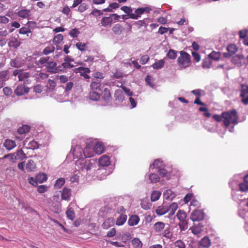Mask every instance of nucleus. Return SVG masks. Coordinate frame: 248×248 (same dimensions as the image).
Masks as SVG:
<instances>
[{
  "instance_id": "1",
  "label": "nucleus",
  "mask_w": 248,
  "mask_h": 248,
  "mask_svg": "<svg viewBox=\"0 0 248 248\" xmlns=\"http://www.w3.org/2000/svg\"><path fill=\"white\" fill-rule=\"evenodd\" d=\"M49 57H41L37 61H36L35 64L39 67L42 68L45 66L47 72L51 74H55L56 66L57 63L54 61H49Z\"/></svg>"
},
{
  "instance_id": "2",
  "label": "nucleus",
  "mask_w": 248,
  "mask_h": 248,
  "mask_svg": "<svg viewBox=\"0 0 248 248\" xmlns=\"http://www.w3.org/2000/svg\"><path fill=\"white\" fill-rule=\"evenodd\" d=\"M222 116L223 118V124L226 127H228L230 124H238V116L235 109L224 111L222 113Z\"/></svg>"
},
{
  "instance_id": "3",
  "label": "nucleus",
  "mask_w": 248,
  "mask_h": 248,
  "mask_svg": "<svg viewBox=\"0 0 248 248\" xmlns=\"http://www.w3.org/2000/svg\"><path fill=\"white\" fill-rule=\"evenodd\" d=\"M177 62L181 68H186L191 64L190 56L184 51L180 52V56L178 58Z\"/></svg>"
},
{
  "instance_id": "4",
  "label": "nucleus",
  "mask_w": 248,
  "mask_h": 248,
  "mask_svg": "<svg viewBox=\"0 0 248 248\" xmlns=\"http://www.w3.org/2000/svg\"><path fill=\"white\" fill-rule=\"evenodd\" d=\"M94 164V161L93 159H79L76 162V165L79 169L82 171H88L93 168Z\"/></svg>"
},
{
  "instance_id": "5",
  "label": "nucleus",
  "mask_w": 248,
  "mask_h": 248,
  "mask_svg": "<svg viewBox=\"0 0 248 248\" xmlns=\"http://www.w3.org/2000/svg\"><path fill=\"white\" fill-rule=\"evenodd\" d=\"M176 216L180 221L179 226L181 230H184L185 228L187 227L186 213L184 210H179L177 213Z\"/></svg>"
},
{
  "instance_id": "6",
  "label": "nucleus",
  "mask_w": 248,
  "mask_h": 248,
  "mask_svg": "<svg viewBox=\"0 0 248 248\" xmlns=\"http://www.w3.org/2000/svg\"><path fill=\"white\" fill-rule=\"evenodd\" d=\"M232 197L235 202H240V206H246L248 207V199H242V195L240 194L239 190L233 191L232 193Z\"/></svg>"
},
{
  "instance_id": "7",
  "label": "nucleus",
  "mask_w": 248,
  "mask_h": 248,
  "mask_svg": "<svg viewBox=\"0 0 248 248\" xmlns=\"http://www.w3.org/2000/svg\"><path fill=\"white\" fill-rule=\"evenodd\" d=\"M151 11V9L148 7L139 8L135 11V13L130 15V18L133 19H138L140 17L141 15L144 13L149 14Z\"/></svg>"
},
{
  "instance_id": "8",
  "label": "nucleus",
  "mask_w": 248,
  "mask_h": 248,
  "mask_svg": "<svg viewBox=\"0 0 248 248\" xmlns=\"http://www.w3.org/2000/svg\"><path fill=\"white\" fill-rule=\"evenodd\" d=\"M76 73H80V76L83 77L85 79H89L90 76L88 74L91 72L90 69L88 67H79L74 69Z\"/></svg>"
},
{
  "instance_id": "9",
  "label": "nucleus",
  "mask_w": 248,
  "mask_h": 248,
  "mask_svg": "<svg viewBox=\"0 0 248 248\" xmlns=\"http://www.w3.org/2000/svg\"><path fill=\"white\" fill-rule=\"evenodd\" d=\"M190 219L194 223H201L202 210H195L193 211L190 215Z\"/></svg>"
},
{
  "instance_id": "10",
  "label": "nucleus",
  "mask_w": 248,
  "mask_h": 248,
  "mask_svg": "<svg viewBox=\"0 0 248 248\" xmlns=\"http://www.w3.org/2000/svg\"><path fill=\"white\" fill-rule=\"evenodd\" d=\"M232 62L238 67H240L245 63V58L241 55H235L232 59Z\"/></svg>"
},
{
  "instance_id": "11",
  "label": "nucleus",
  "mask_w": 248,
  "mask_h": 248,
  "mask_svg": "<svg viewBox=\"0 0 248 248\" xmlns=\"http://www.w3.org/2000/svg\"><path fill=\"white\" fill-rule=\"evenodd\" d=\"M30 89L23 85H18L14 91L17 96H21L29 93Z\"/></svg>"
},
{
  "instance_id": "12",
  "label": "nucleus",
  "mask_w": 248,
  "mask_h": 248,
  "mask_svg": "<svg viewBox=\"0 0 248 248\" xmlns=\"http://www.w3.org/2000/svg\"><path fill=\"white\" fill-rule=\"evenodd\" d=\"M239 216L248 222V207L246 206H240L238 210Z\"/></svg>"
},
{
  "instance_id": "13",
  "label": "nucleus",
  "mask_w": 248,
  "mask_h": 248,
  "mask_svg": "<svg viewBox=\"0 0 248 248\" xmlns=\"http://www.w3.org/2000/svg\"><path fill=\"white\" fill-rule=\"evenodd\" d=\"M111 30L113 33L116 35L122 34L125 31V29L123 26L119 23L114 25Z\"/></svg>"
},
{
  "instance_id": "14",
  "label": "nucleus",
  "mask_w": 248,
  "mask_h": 248,
  "mask_svg": "<svg viewBox=\"0 0 248 248\" xmlns=\"http://www.w3.org/2000/svg\"><path fill=\"white\" fill-rule=\"evenodd\" d=\"M192 232L197 235V237H200L202 233L201 223H194L193 226L191 228Z\"/></svg>"
},
{
  "instance_id": "15",
  "label": "nucleus",
  "mask_w": 248,
  "mask_h": 248,
  "mask_svg": "<svg viewBox=\"0 0 248 248\" xmlns=\"http://www.w3.org/2000/svg\"><path fill=\"white\" fill-rule=\"evenodd\" d=\"M71 190L67 187H64L61 193V199L63 200L69 201L71 196Z\"/></svg>"
},
{
  "instance_id": "16",
  "label": "nucleus",
  "mask_w": 248,
  "mask_h": 248,
  "mask_svg": "<svg viewBox=\"0 0 248 248\" xmlns=\"http://www.w3.org/2000/svg\"><path fill=\"white\" fill-rule=\"evenodd\" d=\"M113 23V19L110 15L108 16H104L100 20V24L104 27H110Z\"/></svg>"
},
{
  "instance_id": "17",
  "label": "nucleus",
  "mask_w": 248,
  "mask_h": 248,
  "mask_svg": "<svg viewBox=\"0 0 248 248\" xmlns=\"http://www.w3.org/2000/svg\"><path fill=\"white\" fill-rule=\"evenodd\" d=\"M24 145H27L28 148L32 150L37 149L39 147V144L37 141H35L33 140L29 141V140L28 139H26V140H25Z\"/></svg>"
},
{
  "instance_id": "18",
  "label": "nucleus",
  "mask_w": 248,
  "mask_h": 248,
  "mask_svg": "<svg viewBox=\"0 0 248 248\" xmlns=\"http://www.w3.org/2000/svg\"><path fill=\"white\" fill-rule=\"evenodd\" d=\"M101 94L102 98L104 101L108 102L111 100V96L110 91L108 88H105L102 92Z\"/></svg>"
},
{
  "instance_id": "19",
  "label": "nucleus",
  "mask_w": 248,
  "mask_h": 248,
  "mask_svg": "<svg viewBox=\"0 0 248 248\" xmlns=\"http://www.w3.org/2000/svg\"><path fill=\"white\" fill-rule=\"evenodd\" d=\"M23 64L22 61L18 58L11 59L10 62L11 66L15 68H20Z\"/></svg>"
},
{
  "instance_id": "20",
  "label": "nucleus",
  "mask_w": 248,
  "mask_h": 248,
  "mask_svg": "<svg viewBox=\"0 0 248 248\" xmlns=\"http://www.w3.org/2000/svg\"><path fill=\"white\" fill-rule=\"evenodd\" d=\"M99 164L103 167H107L110 164L109 157L107 155L102 156L99 159Z\"/></svg>"
},
{
  "instance_id": "21",
  "label": "nucleus",
  "mask_w": 248,
  "mask_h": 248,
  "mask_svg": "<svg viewBox=\"0 0 248 248\" xmlns=\"http://www.w3.org/2000/svg\"><path fill=\"white\" fill-rule=\"evenodd\" d=\"M3 146L7 150H11L16 146V144L14 140L7 139L4 142Z\"/></svg>"
},
{
  "instance_id": "22",
  "label": "nucleus",
  "mask_w": 248,
  "mask_h": 248,
  "mask_svg": "<svg viewBox=\"0 0 248 248\" xmlns=\"http://www.w3.org/2000/svg\"><path fill=\"white\" fill-rule=\"evenodd\" d=\"M94 152L97 154L100 155L104 152L105 147L102 142H97L93 148Z\"/></svg>"
},
{
  "instance_id": "23",
  "label": "nucleus",
  "mask_w": 248,
  "mask_h": 248,
  "mask_svg": "<svg viewBox=\"0 0 248 248\" xmlns=\"http://www.w3.org/2000/svg\"><path fill=\"white\" fill-rule=\"evenodd\" d=\"M114 224V221L112 218H108L106 219L102 225V227L104 229H108Z\"/></svg>"
},
{
  "instance_id": "24",
  "label": "nucleus",
  "mask_w": 248,
  "mask_h": 248,
  "mask_svg": "<svg viewBox=\"0 0 248 248\" xmlns=\"http://www.w3.org/2000/svg\"><path fill=\"white\" fill-rule=\"evenodd\" d=\"M140 221L139 217L137 215H132L128 221V224L130 226L137 225Z\"/></svg>"
},
{
  "instance_id": "25",
  "label": "nucleus",
  "mask_w": 248,
  "mask_h": 248,
  "mask_svg": "<svg viewBox=\"0 0 248 248\" xmlns=\"http://www.w3.org/2000/svg\"><path fill=\"white\" fill-rule=\"evenodd\" d=\"M114 96L115 99L119 102H122L124 100V93L121 90H117L115 91Z\"/></svg>"
},
{
  "instance_id": "26",
  "label": "nucleus",
  "mask_w": 248,
  "mask_h": 248,
  "mask_svg": "<svg viewBox=\"0 0 248 248\" xmlns=\"http://www.w3.org/2000/svg\"><path fill=\"white\" fill-rule=\"evenodd\" d=\"M163 196L167 200H172L175 198V195L174 193L170 189H167L163 193Z\"/></svg>"
},
{
  "instance_id": "27",
  "label": "nucleus",
  "mask_w": 248,
  "mask_h": 248,
  "mask_svg": "<svg viewBox=\"0 0 248 248\" xmlns=\"http://www.w3.org/2000/svg\"><path fill=\"white\" fill-rule=\"evenodd\" d=\"M178 204L176 202L172 203L169 207H167L168 212H169V216H171L173 215L178 209Z\"/></svg>"
},
{
  "instance_id": "28",
  "label": "nucleus",
  "mask_w": 248,
  "mask_h": 248,
  "mask_svg": "<svg viewBox=\"0 0 248 248\" xmlns=\"http://www.w3.org/2000/svg\"><path fill=\"white\" fill-rule=\"evenodd\" d=\"M31 11L28 9H21L17 13V15L23 18H28L30 16Z\"/></svg>"
},
{
  "instance_id": "29",
  "label": "nucleus",
  "mask_w": 248,
  "mask_h": 248,
  "mask_svg": "<svg viewBox=\"0 0 248 248\" xmlns=\"http://www.w3.org/2000/svg\"><path fill=\"white\" fill-rule=\"evenodd\" d=\"M101 87V83L98 80H96L94 81H92L90 84V87L91 89L93 91L100 90Z\"/></svg>"
},
{
  "instance_id": "30",
  "label": "nucleus",
  "mask_w": 248,
  "mask_h": 248,
  "mask_svg": "<svg viewBox=\"0 0 248 248\" xmlns=\"http://www.w3.org/2000/svg\"><path fill=\"white\" fill-rule=\"evenodd\" d=\"M240 178H241V177L239 175H235L234 176L233 178L230 180L229 186L233 190L235 186L238 185V179Z\"/></svg>"
},
{
  "instance_id": "31",
  "label": "nucleus",
  "mask_w": 248,
  "mask_h": 248,
  "mask_svg": "<svg viewBox=\"0 0 248 248\" xmlns=\"http://www.w3.org/2000/svg\"><path fill=\"white\" fill-rule=\"evenodd\" d=\"M127 219V216L124 214H121L117 218L116 221V224L118 226H121L123 225Z\"/></svg>"
},
{
  "instance_id": "32",
  "label": "nucleus",
  "mask_w": 248,
  "mask_h": 248,
  "mask_svg": "<svg viewBox=\"0 0 248 248\" xmlns=\"http://www.w3.org/2000/svg\"><path fill=\"white\" fill-rule=\"evenodd\" d=\"M9 71L7 70H0V80L6 82L9 78Z\"/></svg>"
},
{
  "instance_id": "33",
  "label": "nucleus",
  "mask_w": 248,
  "mask_h": 248,
  "mask_svg": "<svg viewBox=\"0 0 248 248\" xmlns=\"http://www.w3.org/2000/svg\"><path fill=\"white\" fill-rule=\"evenodd\" d=\"M165 228V224L162 222H157L154 225L155 231L159 232L162 231Z\"/></svg>"
},
{
  "instance_id": "34",
  "label": "nucleus",
  "mask_w": 248,
  "mask_h": 248,
  "mask_svg": "<svg viewBox=\"0 0 248 248\" xmlns=\"http://www.w3.org/2000/svg\"><path fill=\"white\" fill-rule=\"evenodd\" d=\"M15 158L16 160H22L27 157L26 155L22 150H19L16 152Z\"/></svg>"
},
{
  "instance_id": "35",
  "label": "nucleus",
  "mask_w": 248,
  "mask_h": 248,
  "mask_svg": "<svg viewBox=\"0 0 248 248\" xmlns=\"http://www.w3.org/2000/svg\"><path fill=\"white\" fill-rule=\"evenodd\" d=\"M35 167L36 164L32 160H29L26 166V169L28 171H33Z\"/></svg>"
},
{
  "instance_id": "36",
  "label": "nucleus",
  "mask_w": 248,
  "mask_h": 248,
  "mask_svg": "<svg viewBox=\"0 0 248 248\" xmlns=\"http://www.w3.org/2000/svg\"><path fill=\"white\" fill-rule=\"evenodd\" d=\"M155 212L158 215H163L168 212L167 207L163 205L160 206L156 209Z\"/></svg>"
},
{
  "instance_id": "37",
  "label": "nucleus",
  "mask_w": 248,
  "mask_h": 248,
  "mask_svg": "<svg viewBox=\"0 0 248 248\" xmlns=\"http://www.w3.org/2000/svg\"><path fill=\"white\" fill-rule=\"evenodd\" d=\"M30 129V127L28 125H23L21 127H20L17 129V133L20 135H23L26 133H28Z\"/></svg>"
},
{
  "instance_id": "38",
  "label": "nucleus",
  "mask_w": 248,
  "mask_h": 248,
  "mask_svg": "<svg viewBox=\"0 0 248 248\" xmlns=\"http://www.w3.org/2000/svg\"><path fill=\"white\" fill-rule=\"evenodd\" d=\"M83 154L86 158H89L93 155L94 152L91 148L86 146L84 149Z\"/></svg>"
},
{
  "instance_id": "39",
  "label": "nucleus",
  "mask_w": 248,
  "mask_h": 248,
  "mask_svg": "<svg viewBox=\"0 0 248 248\" xmlns=\"http://www.w3.org/2000/svg\"><path fill=\"white\" fill-rule=\"evenodd\" d=\"M192 93L198 96L197 98L194 101V103L198 105H202V101L200 100V98L201 95V90L197 89L193 90L192 91Z\"/></svg>"
},
{
  "instance_id": "40",
  "label": "nucleus",
  "mask_w": 248,
  "mask_h": 248,
  "mask_svg": "<svg viewBox=\"0 0 248 248\" xmlns=\"http://www.w3.org/2000/svg\"><path fill=\"white\" fill-rule=\"evenodd\" d=\"M55 47L52 45H50L45 47L43 50L42 53L43 54L47 55L51 53H53Z\"/></svg>"
},
{
  "instance_id": "41",
  "label": "nucleus",
  "mask_w": 248,
  "mask_h": 248,
  "mask_svg": "<svg viewBox=\"0 0 248 248\" xmlns=\"http://www.w3.org/2000/svg\"><path fill=\"white\" fill-rule=\"evenodd\" d=\"M36 178L38 183H42L46 181L47 179V175L44 173L37 175Z\"/></svg>"
},
{
  "instance_id": "42",
  "label": "nucleus",
  "mask_w": 248,
  "mask_h": 248,
  "mask_svg": "<svg viewBox=\"0 0 248 248\" xmlns=\"http://www.w3.org/2000/svg\"><path fill=\"white\" fill-rule=\"evenodd\" d=\"M89 96L91 100L93 101H98L100 98V94L93 91L90 93Z\"/></svg>"
},
{
  "instance_id": "43",
  "label": "nucleus",
  "mask_w": 248,
  "mask_h": 248,
  "mask_svg": "<svg viewBox=\"0 0 248 248\" xmlns=\"http://www.w3.org/2000/svg\"><path fill=\"white\" fill-rule=\"evenodd\" d=\"M227 49L230 55H232L237 51V48L234 44L229 45L227 47Z\"/></svg>"
},
{
  "instance_id": "44",
  "label": "nucleus",
  "mask_w": 248,
  "mask_h": 248,
  "mask_svg": "<svg viewBox=\"0 0 248 248\" xmlns=\"http://www.w3.org/2000/svg\"><path fill=\"white\" fill-rule=\"evenodd\" d=\"M161 196V192L159 191H154L151 196V200L152 202L157 201Z\"/></svg>"
},
{
  "instance_id": "45",
  "label": "nucleus",
  "mask_w": 248,
  "mask_h": 248,
  "mask_svg": "<svg viewBox=\"0 0 248 248\" xmlns=\"http://www.w3.org/2000/svg\"><path fill=\"white\" fill-rule=\"evenodd\" d=\"M165 64V62L163 60H160L157 62H155L152 67L154 69H159L162 68Z\"/></svg>"
},
{
  "instance_id": "46",
  "label": "nucleus",
  "mask_w": 248,
  "mask_h": 248,
  "mask_svg": "<svg viewBox=\"0 0 248 248\" xmlns=\"http://www.w3.org/2000/svg\"><path fill=\"white\" fill-rule=\"evenodd\" d=\"M163 166V165L162 161L159 159H157L155 160L152 165H150V168H151L152 167H153L154 168H157L159 169V168H162Z\"/></svg>"
},
{
  "instance_id": "47",
  "label": "nucleus",
  "mask_w": 248,
  "mask_h": 248,
  "mask_svg": "<svg viewBox=\"0 0 248 248\" xmlns=\"http://www.w3.org/2000/svg\"><path fill=\"white\" fill-rule=\"evenodd\" d=\"M149 178L152 183H156L159 181L160 177L155 173H151L149 175Z\"/></svg>"
},
{
  "instance_id": "48",
  "label": "nucleus",
  "mask_w": 248,
  "mask_h": 248,
  "mask_svg": "<svg viewBox=\"0 0 248 248\" xmlns=\"http://www.w3.org/2000/svg\"><path fill=\"white\" fill-rule=\"evenodd\" d=\"M65 183V179L63 178H60L58 179L55 184H54V187L56 189H59L62 187V186Z\"/></svg>"
},
{
  "instance_id": "49",
  "label": "nucleus",
  "mask_w": 248,
  "mask_h": 248,
  "mask_svg": "<svg viewBox=\"0 0 248 248\" xmlns=\"http://www.w3.org/2000/svg\"><path fill=\"white\" fill-rule=\"evenodd\" d=\"M66 214L67 217L70 220H74L75 218V213L72 208H69L66 211Z\"/></svg>"
},
{
  "instance_id": "50",
  "label": "nucleus",
  "mask_w": 248,
  "mask_h": 248,
  "mask_svg": "<svg viewBox=\"0 0 248 248\" xmlns=\"http://www.w3.org/2000/svg\"><path fill=\"white\" fill-rule=\"evenodd\" d=\"M63 37L62 34H58L55 35L53 39V43L54 45L60 44L63 40Z\"/></svg>"
},
{
  "instance_id": "51",
  "label": "nucleus",
  "mask_w": 248,
  "mask_h": 248,
  "mask_svg": "<svg viewBox=\"0 0 248 248\" xmlns=\"http://www.w3.org/2000/svg\"><path fill=\"white\" fill-rule=\"evenodd\" d=\"M241 87L240 96L241 97H244L248 93V85L242 84Z\"/></svg>"
},
{
  "instance_id": "52",
  "label": "nucleus",
  "mask_w": 248,
  "mask_h": 248,
  "mask_svg": "<svg viewBox=\"0 0 248 248\" xmlns=\"http://www.w3.org/2000/svg\"><path fill=\"white\" fill-rule=\"evenodd\" d=\"M211 240L208 236H205L202 238V248H208L211 245Z\"/></svg>"
},
{
  "instance_id": "53",
  "label": "nucleus",
  "mask_w": 248,
  "mask_h": 248,
  "mask_svg": "<svg viewBox=\"0 0 248 248\" xmlns=\"http://www.w3.org/2000/svg\"><path fill=\"white\" fill-rule=\"evenodd\" d=\"M239 191L240 192H247L248 191V183H242L238 184Z\"/></svg>"
},
{
  "instance_id": "54",
  "label": "nucleus",
  "mask_w": 248,
  "mask_h": 248,
  "mask_svg": "<svg viewBox=\"0 0 248 248\" xmlns=\"http://www.w3.org/2000/svg\"><path fill=\"white\" fill-rule=\"evenodd\" d=\"M210 59L214 60H218L220 57V53L219 52L213 51L209 55Z\"/></svg>"
},
{
  "instance_id": "55",
  "label": "nucleus",
  "mask_w": 248,
  "mask_h": 248,
  "mask_svg": "<svg viewBox=\"0 0 248 248\" xmlns=\"http://www.w3.org/2000/svg\"><path fill=\"white\" fill-rule=\"evenodd\" d=\"M211 64L212 60L210 58H205L202 62V68H209L211 67Z\"/></svg>"
},
{
  "instance_id": "56",
  "label": "nucleus",
  "mask_w": 248,
  "mask_h": 248,
  "mask_svg": "<svg viewBox=\"0 0 248 248\" xmlns=\"http://www.w3.org/2000/svg\"><path fill=\"white\" fill-rule=\"evenodd\" d=\"M167 57L172 60L175 59L177 57V52L173 49H170L167 53Z\"/></svg>"
},
{
  "instance_id": "57",
  "label": "nucleus",
  "mask_w": 248,
  "mask_h": 248,
  "mask_svg": "<svg viewBox=\"0 0 248 248\" xmlns=\"http://www.w3.org/2000/svg\"><path fill=\"white\" fill-rule=\"evenodd\" d=\"M76 46L79 50L83 51L86 49L87 44L82 42H78L76 44Z\"/></svg>"
},
{
  "instance_id": "58",
  "label": "nucleus",
  "mask_w": 248,
  "mask_h": 248,
  "mask_svg": "<svg viewBox=\"0 0 248 248\" xmlns=\"http://www.w3.org/2000/svg\"><path fill=\"white\" fill-rule=\"evenodd\" d=\"M121 10H122L123 11H124V13L127 14L129 17L130 18V15L133 14L132 13V9L131 8L129 7H127L126 6H122L121 8Z\"/></svg>"
},
{
  "instance_id": "59",
  "label": "nucleus",
  "mask_w": 248,
  "mask_h": 248,
  "mask_svg": "<svg viewBox=\"0 0 248 248\" xmlns=\"http://www.w3.org/2000/svg\"><path fill=\"white\" fill-rule=\"evenodd\" d=\"M31 30L29 28H27V27H23L19 30V33L20 34H27V36H29L28 33H31Z\"/></svg>"
},
{
  "instance_id": "60",
  "label": "nucleus",
  "mask_w": 248,
  "mask_h": 248,
  "mask_svg": "<svg viewBox=\"0 0 248 248\" xmlns=\"http://www.w3.org/2000/svg\"><path fill=\"white\" fill-rule=\"evenodd\" d=\"M79 33L80 32L78 29L74 28L70 31L69 34L73 38H75L77 37Z\"/></svg>"
},
{
  "instance_id": "61",
  "label": "nucleus",
  "mask_w": 248,
  "mask_h": 248,
  "mask_svg": "<svg viewBox=\"0 0 248 248\" xmlns=\"http://www.w3.org/2000/svg\"><path fill=\"white\" fill-rule=\"evenodd\" d=\"M3 92L4 95L7 96H9L12 95L13 91L11 88L5 87L3 89Z\"/></svg>"
},
{
  "instance_id": "62",
  "label": "nucleus",
  "mask_w": 248,
  "mask_h": 248,
  "mask_svg": "<svg viewBox=\"0 0 248 248\" xmlns=\"http://www.w3.org/2000/svg\"><path fill=\"white\" fill-rule=\"evenodd\" d=\"M174 246L178 248H185L186 245L184 242L181 240H177L174 243Z\"/></svg>"
},
{
  "instance_id": "63",
  "label": "nucleus",
  "mask_w": 248,
  "mask_h": 248,
  "mask_svg": "<svg viewBox=\"0 0 248 248\" xmlns=\"http://www.w3.org/2000/svg\"><path fill=\"white\" fill-rule=\"evenodd\" d=\"M153 78L147 75L145 78V81L146 83L149 85L150 87L152 88H153L154 87V85L153 83Z\"/></svg>"
},
{
  "instance_id": "64",
  "label": "nucleus",
  "mask_w": 248,
  "mask_h": 248,
  "mask_svg": "<svg viewBox=\"0 0 248 248\" xmlns=\"http://www.w3.org/2000/svg\"><path fill=\"white\" fill-rule=\"evenodd\" d=\"M48 189V186L46 185H40L37 188V191L40 193H43L46 191Z\"/></svg>"
}]
</instances>
